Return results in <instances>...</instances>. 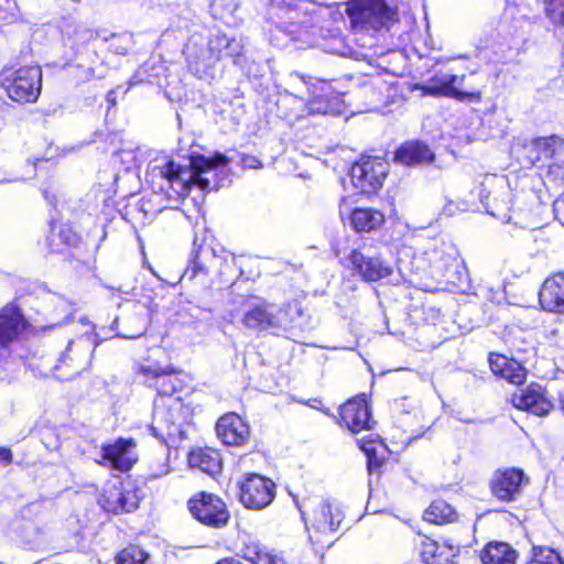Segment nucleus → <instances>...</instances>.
<instances>
[{"mask_svg": "<svg viewBox=\"0 0 564 564\" xmlns=\"http://www.w3.org/2000/svg\"><path fill=\"white\" fill-rule=\"evenodd\" d=\"M227 163L228 159L220 153L212 158L192 156L189 165H181L172 159L162 158L150 163L148 175L152 182L159 180V188L170 197H184L188 195L192 186L202 191L217 189V167Z\"/></svg>", "mask_w": 564, "mask_h": 564, "instance_id": "obj_1", "label": "nucleus"}, {"mask_svg": "<svg viewBox=\"0 0 564 564\" xmlns=\"http://www.w3.org/2000/svg\"><path fill=\"white\" fill-rule=\"evenodd\" d=\"M193 414V408L181 398L155 399L150 430L165 444H176L186 438Z\"/></svg>", "mask_w": 564, "mask_h": 564, "instance_id": "obj_2", "label": "nucleus"}, {"mask_svg": "<svg viewBox=\"0 0 564 564\" xmlns=\"http://www.w3.org/2000/svg\"><path fill=\"white\" fill-rule=\"evenodd\" d=\"M299 509L312 543H324V539L333 534L344 519L340 509L322 497L304 501Z\"/></svg>", "mask_w": 564, "mask_h": 564, "instance_id": "obj_3", "label": "nucleus"}, {"mask_svg": "<svg viewBox=\"0 0 564 564\" xmlns=\"http://www.w3.org/2000/svg\"><path fill=\"white\" fill-rule=\"evenodd\" d=\"M291 305H278L263 299L250 297L246 302L242 324L252 330L279 334L292 326Z\"/></svg>", "mask_w": 564, "mask_h": 564, "instance_id": "obj_4", "label": "nucleus"}, {"mask_svg": "<svg viewBox=\"0 0 564 564\" xmlns=\"http://www.w3.org/2000/svg\"><path fill=\"white\" fill-rule=\"evenodd\" d=\"M183 54L189 72L197 78L212 77V70L218 62L215 33L203 26L194 30L184 45Z\"/></svg>", "mask_w": 564, "mask_h": 564, "instance_id": "obj_5", "label": "nucleus"}, {"mask_svg": "<svg viewBox=\"0 0 564 564\" xmlns=\"http://www.w3.org/2000/svg\"><path fill=\"white\" fill-rule=\"evenodd\" d=\"M346 13L357 31H379L398 20V11L387 0H350Z\"/></svg>", "mask_w": 564, "mask_h": 564, "instance_id": "obj_6", "label": "nucleus"}, {"mask_svg": "<svg viewBox=\"0 0 564 564\" xmlns=\"http://www.w3.org/2000/svg\"><path fill=\"white\" fill-rule=\"evenodd\" d=\"M1 87L13 101L35 102L42 89V69L40 66L6 68L1 72Z\"/></svg>", "mask_w": 564, "mask_h": 564, "instance_id": "obj_7", "label": "nucleus"}, {"mask_svg": "<svg viewBox=\"0 0 564 564\" xmlns=\"http://www.w3.org/2000/svg\"><path fill=\"white\" fill-rule=\"evenodd\" d=\"M345 265L368 282L381 280L392 273L391 267L382 261L378 248L366 241L350 250L345 258Z\"/></svg>", "mask_w": 564, "mask_h": 564, "instance_id": "obj_8", "label": "nucleus"}, {"mask_svg": "<svg viewBox=\"0 0 564 564\" xmlns=\"http://www.w3.org/2000/svg\"><path fill=\"white\" fill-rule=\"evenodd\" d=\"M94 349L87 336L69 340L54 366V376L58 380H70L80 375L89 367Z\"/></svg>", "mask_w": 564, "mask_h": 564, "instance_id": "obj_9", "label": "nucleus"}, {"mask_svg": "<svg viewBox=\"0 0 564 564\" xmlns=\"http://www.w3.org/2000/svg\"><path fill=\"white\" fill-rule=\"evenodd\" d=\"M297 82L306 89V95L310 98L307 101L308 113L337 116L343 112V99L330 88L329 85L323 83V85L317 88L311 85L306 78L297 72L291 73L289 76L290 86L295 88V84Z\"/></svg>", "mask_w": 564, "mask_h": 564, "instance_id": "obj_10", "label": "nucleus"}, {"mask_svg": "<svg viewBox=\"0 0 564 564\" xmlns=\"http://www.w3.org/2000/svg\"><path fill=\"white\" fill-rule=\"evenodd\" d=\"M466 75L457 76L447 72H436L425 84L417 85L416 88L425 96L451 97L459 101H480V93L470 87V90H463L457 83H463Z\"/></svg>", "mask_w": 564, "mask_h": 564, "instance_id": "obj_11", "label": "nucleus"}, {"mask_svg": "<svg viewBox=\"0 0 564 564\" xmlns=\"http://www.w3.org/2000/svg\"><path fill=\"white\" fill-rule=\"evenodd\" d=\"M389 164L380 156H362L350 169L352 185L364 194L380 189L388 175Z\"/></svg>", "mask_w": 564, "mask_h": 564, "instance_id": "obj_12", "label": "nucleus"}, {"mask_svg": "<svg viewBox=\"0 0 564 564\" xmlns=\"http://www.w3.org/2000/svg\"><path fill=\"white\" fill-rule=\"evenodd\" d=\"M188 510L200 523L221 528L228 523L229 511L225 502L216 495L202 491L188 500Z\"/></svg>", "mask_w": 564, "mask_h": 564, "instance_id": "obj_13", "label": "nucleus"}, {"mask_svg": "<svg viewBox=\"0 0 564 564\" xmlns=\"http://www.w3.org/2000/svg\"><path fill=\"white\" fill-rule=\"evenodd\" d=\"M239 498L248 509L260 510L268 507L275 497V484L261 475L251 474L240 482Z\"/></svg>", "mask_w": 564, "mask_h": 564, "instance_id": "obj_14", "label": "nucleus"}, {"mask_svg": "<svg viewBox=\"0 0 564 564\" xmlns=\"http://www.w3.org/2000/svg\"><path fill=\"white\" fill-rule=\"evenodd\" d=\"M528 159L539 167L564 166V139L557 135L536 138L527 145Z\"/></svg>", "mask_w": 564, "mask_h": 564, "instance_id": "obj_15", "label": "nucleus"}, {"mask_svg": "<svg viewBox=\"0 0 564 564\" xmlns=\"http://www.w3.org/2000/svg\"><path fill=\"white\" fill-rule=\"evenodd\" d=\"M426 254L434 273L448 282L454 283L455 274L460 268L464 269L458 250L451 241L437 242Z\"/></svg>", "mask_w": 564, "mask_h": 564, "instance_id": "obj_16", "label": "nucleus"}, {"mask_svg": "<svg viewBox=\"0 0 564 564\" xmlns=\"http://www.w3.org/2000/svg\"><path fill=\"white\" fill-rule=\"evenodd\" d=\"M28 327V321L14 304L0 310V358L10 354V347L17 343Z\"/></svg>", "mask_w": 564, "mask_h": 564, "instance_id": "obj_17", "label": "nucleus"}, {"mask_svg": "<svg viewBox=\"0 0 564 564\" xmlns=\"http://www.w3.org/2000/svg\"><path fill=\"white\" fill-rule=\"evenodd\" d=\"M135 444L132 440L118 438L101 446L100 459L96 462L119 471H128L137 462Z\"/></svg>", "mask_w": 564, "mask_h": 564, "instance_id": "obj_18", "label": "nucleus"}, {"mask_svg": "<svg viewBox=\"0 0 564 564\" xmlns=\"http://www.w3.org/2000/svg\"><path fill=\"white\" fill-rule=\"evenodd\" d=\"M139 373L144 377V382L154 387L158 391V399L174 398L173 393L182 388V381L177 376L156 364L141 365Z\"/></svg>", "mask_w": 564, "mask_h": 564, "instance_id": "obj_19", "label": "nucleus"}, {"mask_svg": "<svg viewBox=\"0 0 564 564\" xmlns=\"http://www.w3.org/2000/svg\"><path fill=\"white\" fill-rule=\"evenodd\" d=\"M523 479L524 474L521 469L498 470L491 479V492L501 501H514L521 494Z\"/></svg>", "mask_w": 564, "mask_h": 564, "instance_id": "obj_20", "label": "nucleus"}, {"mask_svg": "<svg viewBox=\"0 0 564 564\" xmlns=\"http://www.w3.org/2000/svg\"><path fill=\"white\" fill-rule=\"evenodd\" d=\"M302 0H271L269 14L278 30L294 35L300 26V6Z\"/></svg>", "mask_w": 564, "mask_h": 564, "instance_id": "obj_21", "label": "nucleus"}, {"mask_svg": "<svg viewBox=\"0 0 564 564\" xmlns=\"http://www.w3.org/2000/svg\"><path fill=\"white\" fill-rule=\"evenodd\" d=\"M512 403L516 408L538 416L546 415L553 408L545 389L539 383H530L519 394H513Z\"/></svg>", "mask_w": 564, "mask_h": 564, "instance_id": "obj_22", "label": "nucleus"}, {"mask_svg": "<svg viewBox=\"0 0 564 564\" xmlns=\"http://www.w3.org/2000/svg\"><path fill=\"white\" fill-rule=\"evenodd\" d=\"M218 438L228 446H241L250 435L249 425L236 413L223 415L216 424Z\"/></svg>", "mask_w": 564, "mask_h": 564, "instance_id": "obj_23", "label": "nucleus"}, {"mask_svg": "<svg viewBox=\"0 0 564 564\" xmlns=\"http://www.w3.org/2000/svg\"><path fill=\"white\" fill-rule=\"evenodd\" d=\"M343 423L352 432L358 433L371 429V414L364 398H355L340 408Z\"/></svg>", "mask_w": 564, "mask_h": 564, "instance_id": "obj_24", "label": "nucleus"}, {"mask_svg": "<svg viewBox=\"0 0 564 564\" xmlns=\"http://www.w3.org/2000/svg\"><path fill=\"white\" fill-rule=\"evenodd\" d=\"M539 302L544 311L564 313V273L545 279L539 292Z\"/></svg>", "mask_w": 564, "mask_h": 564, "instance_id": "obj_25", "label": "nucleus"}, {"mask_svg": "<svg viewBox=\"0 0 564 564\" xmlns=\"http://www.w3.org/2000/svg\"><path fill=\"white\" fill-rule=\"evenodd\" d=\"M139 501L140 497L134 488L113 486L104 496V508L112 513L131 512L138 508Z\"/></svg>", "mask_w": 564, "mask_h": 564, "instance_id": "obj_26", "label": "nucleus"}, {"mask_svg": "<svg viewBox=\"0 0 564 564\" xmlns=\"http://www.w3.org/2000/svg\"><path fill=\"white\" fill-rule=\"evenodd\" d=\"M193 247L183 279L193 280L199 274L207 275L209 265L216 260L214 249L204 242L199 243L197 237L194 238Z\"/></svg>", "mask_w": 564, "mask_h": 564, "instance_id": "obj_27", "label": "nucleus"}, {"mask_svg": "<svg viewBox=\"0 0 564 564\" xmlns=\"http://www.w3.org/2000/svg\"><path fill=\"white\" fill-rule=\"evenodd\" d=\"M489 365L495 375L500 376L512 384L520 386L525 381V368L513 359H509L503 355L490 354Z\"/></svg>", "mask_w": 564, "mask_h": 564, "instance_id": "obj_28", "label": "nucleus"}, {"mask_svg": "<svg viewBox=\"0 0 564 564\" xmlns=\"http://www.w3.org/2000/svg\"><path fill=\"white\" fill-rule=\"evenodd\" d=\"M457 552L458 549L446 542L440 543L427 536L421 541V556L426 564H456Z\"/></svg>", "mask_w": 564, "mask_h": 564, "instance_id": "obj_29", "label": "nucleus"}, {"mask_svg": "<svg viewBox=\"0 0 564 564\" xmlns=\"http://www.w3.org/2000/svg\"><path fill=\"white\" fill-rule=\"evenodd\" d=\"M432 150L421 141H408L394 153V160L404 165H420L434 161Z\"/></svg>", "mask_w": 564, "mask_h": 564, "instance_id": "obj_30", "label": "nucleus"}, {"mask_svg": "<svg viewBox=\"0 0 564 564\" xmlns=\"http://www.w3.org/2000/svg\"><path fill=\"white\" fill-rule=\"evenodd\" d=\"M188 464L210 476L218 474L223 467L220 453L210 447L192 451L188 455Z\"/></svg>", "mask_w": 564, "mask_h": 564, "instance_id": "obj_31", "label": "nucleus"}, {"mask_svg": "<svg viewBox=\"0 0 564 564\" xmlns=\"http://www.w3.org/2000/svg\"><path fill=\"white\" fill-rule=\"evenodd\" d=\"M384 221L381 212L372 208H356L350 215V224L358 232H370L378 229Z\"/></svg>", "mask_w": 564, "mask_h": 564, "instance_id": "obj_32", "label": "nucleus"}, {"mask_svg": "<svg viewBox=\"0 0 564 564\" xmlns=\"http://www.w3.org/2000/svg\"><path fill=\"white\" fill-rule=\"evenodd\" d=\"M517 552L507 543L489 542L480 553L482 564H514Z\"/></svg>", "mask_w": 564, "mask_h": 564, "instance_id": "obj_33", "label": "nucleus"}, {"mask_svg": "<svg viewBox=\"0 0 564 564\" xmlns=\"http://www.w3.org/2000/svg\"><path fill=\"white\" fill-rule=\"evenodd\" d=\"M80 237L68 225L51 224V231L47 237L52 252H58L62 247H75L79 243Z\"/></svg>", "mask_w": 564, "mask_h": 564, "instance_id": "obj_34", "label": "nucleus"}, {"mask_svg": "<svg viewBox=\"0 0 564 564\" xmlns=\"http://www.w3.org/2000/svg\"><path fill=\"white\" fill-rule=\"evenodd\" d=\"M457 514L454 508L444 500H435L424 511V520L435 524L453 522Z\"/></svg>", "mask_w": 564, "mask_h": 564, "instance_id": "obj_35", "label": "nucleus"}, {"mask_svg": "<svg viewBox=\"0 0 564 564\" xmlns=\"http://www.w3.org/2000/svg\"><path fill=\"white\" fill-rule=\"evenodd\" d=\"M52 303L54 308L52 312L51 323L50 325L44 326V328L48 329L65 324L75 312L74 304L62 296H55L52 300Z\"/></svg>", "mask_w": 564, "mask_h": 564, "instance_id": "obj_36", "label": "nucleus"}, {"mask_svg": "<svg viewBox=\"0 0 564 564\" xmlns=\"http://www.w3.org/2000/svg\"><path fill=\"white\" fill-rule=\"evenodd\" d=\"M216 45L218 46V61L224 53L226 56L238 58L243 54L245 43L242 37L228 39L225 34L219 32L215 33Z\"/></svg>", "mask_w": 564, "mask_h": 564, "instance_id": "obj_37", "label": "nucleus"}, {"mask_svg": "<svg viewBox=\"0 0 564 564\" xmlns=\"http://www.w3.org/2000/svg\"><path fill=\"white\" fill-rule=\"evenodd\" d=\"M116 564H150V555L138 545H129L116 555Z\"/></svg>", "mask_w": 564, "mask_h": 564, "instance_id": "obj_38", "label": "nucleus"}, {"mask_svg": "<svg viewBox=\"0 0 564 564\" xmlns=\"http://www.w3.org/2000/svg\"><path fill=\"white\" fill-rule=\"evenodd\" d=\"M133 46V34L128 32L113 34L109 39V48L116 54L126 55L132 50Z\"/></svg>", "mask_w": 564, "mask_h": 564, "instance_id": "obj_39", "label": "nucleus"}, {"mask_svg": "<svg viewBox=\"0 0 564 564\" xmlns=\"http://www.w3.org/2000/svg\"><path fill=\"white\" fill-rule=\"evenodd\" d=\"M528 564H564L562 557L549 547H534L533 556Z\"/></svg>", "mask_w": 564, "mask_h": 564, "instance_id": "obj_40", "label": "nucleus"}, {"mask_svg": "<svg viewBox=\"0 0 564 564\" xmlns=\"http://www.w3.org/2000/svg\"><path fill=\"white\" fill-rule=\"evenodd\" d=\"M545 12L554 25L564 26V0H549Z\"/></svg>", "mask_w": 564, "mask_h": 564, "instance_id": "obj_41", "label": "nucleus"}, {"mask_svg": "<svg viewBox=\"0 0 564 564\" xmlns=\"http://www.w3.org/2000/svg\"><path fill=\"white\" fill-rule=\"evenodd\" d=\"M388 89V86L382 80H378V83H373L371 84L370 86H366L365 87V94L367 96H370L372 99H371V105H370V110H379L381 108V96H382V93L383 90Z\"/></svg>", "mask_w": 564, "mask_h": 564, "instance_id": "obj_42", "label": "nucleus"}, {"mask_svg": "<svg viewBox=\"0 0 564 564\" xmlns=\"http://www.w3.org/2000/svg\"><path fill=\"white\" fill-rule=\"evenodd\" d=\"M487 76L479 72H471L466 75V79L463 83H457V86L463 90H470V87H475L480 94V88L486 85Z\"/></svg>", "mask_w": 564, "mask_h": 564, "instance_id": "obj_43", "label": "nucleus"}, {"mask_svg": "<svg viewBox=\"0 0 564 564\" xmlns=\"http://www.w3.org/2000/svg\"><path fill=\"white\" fill-rule=\"evenodd\" d=\"M360 448L367 456L369 471L372 473L377 470L381 466L382 459L377 456L375 444L372 442H362Z\"/></svg>", "mask_w": 564, "mask_h": 564, "instance_id": "obj_44", "label": "nucleus"}, {"mask_svg": "<svg viewBox=\"0 0 564 564\" xmlns=\"http://www.w3.org/2000/svg\"><path fill=\"white\" fill-rule=\"evenodd\" d=\"M263 550H264V547H261L258 544H251V545H246L241 550V554H242V557L246 558L247 561H249L250 563L257 564L258 563L257 557L260 556V554H262Z\"/></svg>", "mask_w": 564, "mask_h": 564, "instance_id": "obj_45", "label": "nucleus"}, {"mask_svg": "<svg viewBox=\"0 0 564 564\" xmlns=\"http://www.w3.org/2000/svg\"><path fill=\"white\" fill-rule=\"evenodd\" d=\"M470 208L466 200L453 202L449 200L443 208V213L447 216H454L459 212H467Z\"/></svg>", "mask_w": 564, "mask_h": 564, "instance_id": "obj_46", "label": "nucleus"}, {"mask_svg": "<svg viewBox=\"0 0 564 564\" xmlns=\"http://www.w3.org/2000/svg\"><path fill=\"white\" fill-rule=\"evenodd\" d=\"M75 43H84L94 37V32L82 26H74Z\"/></svg>", "mask_w": 564, "mask_h": 564, "instance_id": "obj_47", "label": "nucleus"}, {"mask_svg": "<svg viewBox=\"0 0 564 564\" xmlns=\"http://www.w3.org/2000/svg\"><path fill=\"white\" fill-rule=\"evenodd\" d=\"M240 164L245 169H260V167H262V163H261V161L258 158H256L253 155H247V154H242L240 156Z\"/></svg>", "mask_w": 564, "mask_h": 564, "instance_id": "obj_48", "label": "nucleus"}, {"mask_svg": "<svg viewBox=\"0 0 564 564\" xmlns=\"http://www.w3.org/2000/svg\"><path fill=\"white\" fill-rule=\"evenodd\" d=\"M170 473V468L166 463L161 464L156 469H153L150 471L149 477L150 478H160L162 476H165Z\"/></svg>", "mask_w": 564, "mask_h": 564, "instance_id": "obj_49", "label": "nucleus"}, {"mask_svg": "<svg viewBox=\"0 0 564 564\" xmlns=\"http://www.w3.org/2000/svg\"><path fill=\"white\" fill-rule=\"evenodd\" d=\"M127 91H128V89H123L122 86H118L116 89H112L107 94V101L110 105L115 106L117 94H119V93L127 94Z\"/></svg>", "mask_w": 564, "mask_h": 564, "instance_id": "obj_50", "label": "nucleus"}, {"mask_svg": "<svg viewBox=\"0 0 564 564\" xmlns=\"http://www.w3.org/2000/svg\"><path fill=\"white\" fill-rule=\"evenodd\" d=\"M12 462V453L8 447H0V464L8 465Z\"/></svg>", "mask_w": 564, "mask_h": 564, "instance_id": "obj_51", "label": "nucleus"}, {"mask_svg": "<svg viewBox=\"0 0 564 564\" xmlns=\"http://www.w3.org/2000/svg\"><path fill=\"white\" fill-rule=\"evenodd\" d=\"M143 80H144L143 73L141 70H138L129 79V87L127 89L129 90L130 87L141 84Z\"/></svg>", "mask_w": 564, "mask_h": 564, "instance_id": "obj_52", "label": "nucleus"}, {"mask_svg": "<svg viewBox=\"0 0 564 564\" xmlns=\"http://www.w3.org/2000/svg\"><path fill=\"white\" fill-rule=\"evenodd\" d=\"M192 310L196 313L192 315L195 316L197 321L207 319L209 312L200 310L199 307H193Z\"/></svg>", "mask_w": 564, "mask_h": 564, "instance_id": "obj_53", "label": "nucleus"}, {"mask_svg": "<svg viewBox=\"0 0 564 564\" xmlns=\"http://www.w3.org/2000/svg\"><path fill=\"white\" fill-rule=\"evenodd\" d=\"M216 564H242V563L234 557H225V558L218 561Z\"/></svg>", "mask_w": 564, "mask_h": 564, "instance_id": "obj_54", "label": "nucleus"}, {"mask_svg": "<svg viewBox=\"0 0 564 564\" xmlns=\"http://www.w3.org/2000/svg\"><path fill=\"white\" fill-rule=\"evenodd\" d=\"M95 70L93 68H87L85 70V76H83V79L88 80L94 76Z\"/></svg>", "mask_w": 564, "mask_h": 564, "instance_id": "obj_55", "label": "nucleus"}, {"mask_svg": "<svg viewBox=\"0 0 564 564\" xmlns=\"http://www.w3.org/2000/svg\"><path fill=\"white\" fill-rule=\"evenodd\" d=\"M120 336L123 337V338H135L139 335H120Z\"/></svg>", "mask_w": 564, "mask_h": 564, "instance_id": "obj_56", "label": "nucleus"}, {"mask_svg": "<svg viewBox=\"0 0 564 564\" xmlns=\"http://www.w3.org/2000/svg\"><path fill=\"white\" fill-rule=\"evenodd\" d=\"M45 199H47L51 204L53 203L52 199L48 197L47 192H44Z\"/></svg>", "mask_w": 564, "mask_h": 564, "instance_id": "obj_57", "label": "nucleus"}, {"mask_svg": "<svg viewBox=\"0 0 564 564\" xmlns=\"http://www.w3.org/2000/svg\"><path fill=\"white\" fill-rule=\"evenodd\" d=\"M304 98H305V96H304V94H302V95L300 96V99H302V100H303Z\"/></svg>", "mask_w": 564, "mask_h": 564, "instance_id": "obj_58", "label": "nucleus"}]
</instances>
